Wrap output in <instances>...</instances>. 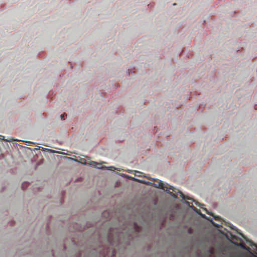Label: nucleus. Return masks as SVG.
I'll return each mask as SVG.
<instances>
[{
    "label": "nucleus",
    "instance_id": "nucleus-1",
    "mask_svg": "<svg viewBox=\"0 0 257 257\" xmlns=\"http://www.w3.org/2000/svg\"><path fill=\"white\" fill-rule=\"evenodd\" d=\"M153 184L156 188L162 189L165 191L172 190L173 191L176 192V191L173 186L169 185L168 184H164L161 181L157 180L156 183H154Z\"/></svg>",
    "mask_w": 257,
    "mask_h": 257
},
{
    "label": "nucleus",
    "instance_id": "nucleus-2",
    "mask_svg": "<svg viewBox=\"0 0 257 257\" xmlns=\"http://www.w3.org/2000/svg\"><path fill=\"white\" fill-rule=\"evenodd\" d=\"M177 192L179 194V195L184 200L185 199H187V200H192L193 201V202H195V204L197 205V206H198L199 207H200L201 208H202L203 210H205L206 211V213L208 214H210V213L207 211V209L206 208H203V206H204L203 204H201L200 203H199L198 201H195L194 200H193L191 198L188 197V196H185V195H184V194L180 191L179 190H177Z\"/></svg>",
    "mask_w": 257,
    "mask_h": 257
},
{
    "label": "nucleus",
    "instance_id": "nucleus-3",
    "mask_svg": "<svg viewBox=\"0 0 257 257\" xmlns=\"http://www.w3.org/2000/svg\"><path fill=\"white\" fill-rule=\"evenodd\" d=\"M111 251V256L114 257L115 254V250L114 248H107L106 250H104L102 253L103 257H107L108 256V252Z\"/></svg>",
    "mask_w": 257,
    "mask_h": 257
},
{
    "label": "nucleus",
    "instance_id": "nucleus-4",
    "mask_svg": "<svg viewBox=\"0 0 257 257\" xmlns=\"http://www.w3.org/2000/svg\"><path fill=\"white\" fill-rule=\"evenodd\" d=\"M185 203L188 206H189L190 208H192V209L193 210H194V211H195L196 212H197L198 214H200L201 216H202L203 217H204V215H202L200 213V211L199 210L197 209L196 207H195L192 203H190L189 202H188V201H186L185 202Z\"/></svg>",
    "mask_w": 257,
    "mask_h": 257
},
{
    "label": "nucleus",
    "instance_id": "nucleus-5",
    "mask_svg": "<svg viewBox=\"0 0 257 257\" xmlns=\"http://www.w3.org/2000/svg\"><path fill=\"white\" fill-rule=\"evenodd\" d=\"M90 166L93 167H95V168H98V169H103L104 168H106L105 167H100V166H97V165H99L100 166L101 164H99L95 162H94V161H91L90 163Z\"/></svg>",
    "mask_w": 257,
    "mask_h": 257
},
{
    "label": "nucleus",
    "instance_id": "nucleus-6",
    "mask_svg": "<svg viewBox=\"0 0 257 257\" xmlns=\"http://www.w3.org/2000/svg\"><path fill=\"white\" fill-rule=\"evenodd\" d=\"M237 245L240 246L241 248L245 250H249L250 249V248L248 247H246V246L244 245L243 243H240L239 244Z\"/></svg>",
    "mask_w": 257,
    "mask_h": 257
},
{
    "label": "nucleus",
    "instance_id": "nucleus-7",
    "mask_svg": "<svg viewBox=\"0 0 257 257\" xmlns=\"http://www.w3.org/2000/svg\"><path fill=\"white\" fill-rule=\"evenodd\" d=\"M134 229L137 232L140 231V227L137 225L136 223L134 224Z\"/></svg>",
    "mask_w": 257,
    "mask_h": 257
},
{
    "label": "nucleus",
    "instance_id": "nucleus-8",
    "mask_svg": "<svg viewBox=\"0 0 257 257\" xmlns=\"http://www.w3.org/2000/svg\"><path fill=\"white\" fill-rule=\"evenodd\" d=\"M168 193L171 195L172 197L176 198H177V195L175 193H173L172 192L169 191Z\"/></svg>",
    "mask_w": 257,
    "mask_h": 257
},
{
    "label": "nucleus",
    "instance_id": "nucleus-9",
    "mask_svg": "<svg viewBox=\"0 0 257 257\" xmlns=\"http://www.w3.org/2000/svg\"><path fill=\"white\" fill-rule=\"evenodd\" d=\"M109 242L110 244L112 245H113L114 244L113 239L110 236L109 237Z\"/></svg>",
    "mask_w": 257,
    "mask_h": 257
},
{
    "label": "nucleus",
    "instance_id": "nucleus-10",
    "mask_svg": "<svg viewBox=\"0 0 257 257\" xmlns=\"http://www.w3.org/2000/svg\"><path fill=\"white\" fill-rule=\"evenodd\" d=\"M66 116L67 114L66 113H63L61 115V118L62 120H65Z\"/></svg>",
    "mask_w": 257,
    "mask_h": 257
},
{
    "label": "nucleus",
    "instance_id": "nucleus-11",
    "mask_svg": "<svg viewBox=\"0 0 257 257\" xmlns=\"http://www.w3.org/2000/svg\"><path fill=\"white\" fill-rule=\"evenodd\" d=\"M231 237L232 240H237V237L235 235L231 234Z\"/></svg>",
    "mask_w": 257,
    "mask_h": 257
},
{
    "label": "nucleus",
    "instance_id": "nucleus-12",
    "mask_svg": "<svg viewBox=\"0 0 257 257\" xmlns=\"http://www.w3.org/2000/svg\"><path fill=\"white\" fill-rule=\"evenodd\" d=\"M214 219L216 220H219L221 218L219 216H215L214 217Z\"/></svg>",
    "mask_w": 257,
    "mask_h": 257
},
{
    "label": "nucleus",
    "instance_id": "nucleus-13",
    "mask_svg": "<svg viewBox=\"0 0 257 257\" xmlns=\"http://www.w3.org/2000/svg\"><path fill=\"white\" fill-rule=\"evenodd\" d=\"M108 169L110 170H113V169H115V168L114 167L110 166L109 167Z\"/></svg>",
    "mask_w": 257,
    "mask_h": 257
},
{
    "label": "nucleus",
    "instance_id": "nucleus-14",
    "mask_svg": "<svg viewBox=\"0 0 257 257\" xmlns=\"http://www.w3.org/2000/svg\"><path fill=\"white\" fill-rule=\"evenodd\" d=\"M27 185V184L26 183H24V184H22V187L23 189H24V185Z\"/></svg>",
    "mask_w": 257,
    "mask_h": 257
}]
</instances>
